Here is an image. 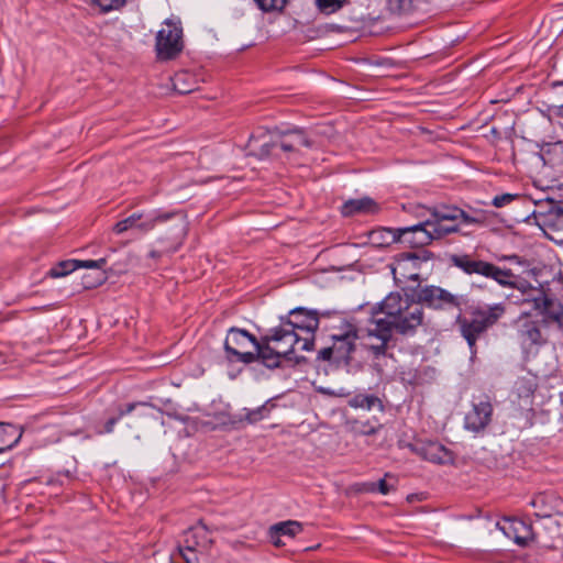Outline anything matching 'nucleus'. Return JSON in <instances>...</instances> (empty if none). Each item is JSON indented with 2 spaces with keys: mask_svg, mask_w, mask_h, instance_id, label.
<instances>
[{
  "mask_svg": "<svg viewBox=\"0 0 563 563\" xmlns=\"http://www.w3.org/2000/svg\"><path fill=\"white\" fill-rule=\"evenodd\" d=\"M423 308L419 302L399 292H390L385 299L373 308L372 318L366 329V349L375 358L384 356L393 331L402 335H410L422 324Z\"/></svg>",
  "mask_w": 563,
  "mask_h": 563,
  "instance_id": "nucleus-1",
  "label": "nucleus"
},
{
  "mask_svg": "<svg viewBox=\"0 0 563 563\" xmlns=\"http://www.w3.org/2000/svg\"><path fill=\"white\" fill-rule=\"evenodd\" d=\"M451 262L465 274L481 275L495 280L503 287L521 290L526 296L522 302H531L533 305V309L538 312V316L542 317L539 320L543 327L556 324L559 328H563V305L542 289L533 288L526 282L520 280L510 268H501L493 263L476 260L466 254L453 255Z\"/></svg>",
  "mask_w": 563,
  "mask_h": 563,
  "instance_id": "nucleus-2",
  "label": "nucleus"
},
{
  "mask_svg": "<svg viewBox=\"0 0 563 563\" xmlns=\"http://www.w3.org/2000/svg\"><path fill=\"white\" fill-rule=\"evenodd\" d=\"M311 143L300 130L278 132L257 129L249 139L246 148L250 155L258 158L279 157L280 153L297 152Z\"/></svg>",
  "mask_w": 563,
  "mask_h": 563,
  "instance_id": "nucleus-3",
  "label": "nucleus"
},
{
  "mask_svg": "<svg viewBox=\"0 0 563 563\" xmlns=\"http://www.w3.org/2000/svg\"><path fill=\"white\" fill-rule=\"evenodd\" d=\"M506 308L503 303H494L486 307H474L470 317L459 313L456 324L461 335L467 342L472 356L476 355L477 340L505 314Z\"/></svg>",
  "mask_w": 563,
  "mask_h": 563,
  "instance_id": "nucleus-4",
  "label": "nucleus"
},
{
  "mask_svg": "<svg viewBox=\"0 0 563 563\" xmlns=\"http://www.w3.org/2000/svg\"><path fill=\"white\" fill-rule=\"evenodd\" d=\"M169 219L175 220V240L178 244H181L183 240L187 234V221L186 217L179 212H154L153 214L145 216L140 212H135L130 217L117 222L113 227V232L122 234L128 230L137 229L139 231L146 233L153 230L157 223L166 222Z\"/></svg>",
  "mask_w": 563,
  "mask_h": 563,
  "instance_id": "nucleus-5",
  "label": "nucleus"
},
{
  "mask_svg": "<svg viewBox=\"0 0 563 563\" xmlns=\"http://www.w3.org/2000/svg\"><path fill=\"white\" fill-rule=\"evenodd\" d=\"M282 324L286 328H291V332L301 331L305 333L301 336L302 344L300 350L312 351L314 346V332L319 327V314L316 310H308L306 308H295L289 311L288 318H282Z\"/></svg>",
  "mask_w": 563,
  "mask_h": 563,
  "instance_id": "nucleus-6",
  "label": "nucleus"
},
{
  "mask_svg": "<svg viewBox=\"0 0 563 563\" xmlns=\"http://www.w3.org/2000/svg\"><path fill=\"white\" fill-rule=\"evenodd\" d=\"M157 58L169 60L175 58L184 48L183 29L179 22L166 20L156 35Z\"/></svg>",
  "mask_w": 563,
  "mask_h": 563,
  "instance_id": "nucleus-7",
  "label": "nucleus"
},
{
  "mask_svg": "<svg viewBox=\"0 0 563 563\" xmlns=\"http://www.w3.org/2000/svg\"><path fill=\"white\" fill-rule=\"evenodd\" d=\"M106 264V258H100L97 261L68 260L63 261L58 263L56 266L52 267L48 272V275L53 278H58L68 275L69 273L74 272L76 268L79 267L96 269V276L93 277V279H90L88 276H85L82 280L84 287L90 289L101 285L107 279V275L103 271Z\"/></svg>",
  "mask_w": 563,
  "mask_h": 563,
  "instance_id": "nucleus-8",
  "label": "nucleus"
},
{
  "mask_svg": "<svg viewBox=\"0 0 563 563\" xmlns=\"http://www.w3.org/2000/svg\"><path fill=\"white\" fill-rule=\"evenodd\" d=\"M257 339L249 331L239 328H231L224 340V351L229 362H241L251 364L254 362L253 352L243 351L250 344L255 346Z\"/></svg>",
  "mask_w": 563,
  "mask_h": 563,
  "instance_id": "nucleus-9",
  "label": "nucleus"
},
{
  "mask_svg": "<svg viewBox=\"0 0 563 563\" xmlns=\"http://www.w3.org/2000/svg\"><path fill=\"white\" fill-rule=\"evenodd\" d=\"M417 302L422 307L426 305L433 309H452L461 311L462 306L466 303L464 296L454 295L438 286H424L416 294Z\"/></svg>",
  "mask_w": 563,
  "mask_h": 563,
  "instance_id": "nucleus-10",
  "label": "nucleus"
},
{
  "mask_svg": "<svg viewBox=\"0 0 563 563\" xmlns=\"http://www.w3.org/2000/svg\"><path fill=\"white\" fill-rule=\"evenodd\" d=\"M543 324L530 313H522L515 322L517 332V340L523 349H531L532 346H540L545 343L547 339L543 335Z\"/></svg>",
  "mask_w": 563,
  "mask_h": 563,
  "instance_id": "nucleus-11",
  "label": "nucleus"
},
{
  "mask_svg": "<svg viewBox=\"0 0 563 563\" xmlns=\"http://www.w3.org/2000/svg\"><path fill=\"white\" fill-rule=\"evenodd\" d=\"M420 260L415 253H404L391 267L394 279L398 286L405 285L408 280L419 283Z\"/></svg>",
  "mask_w": 563,
  "mask_h": 563,
  "instance_id": "nucleus-12",
  "label": "nucleus"
},
{
  "mask_svg": "<svg viewBox=\"0 0 563 563\" xmlns=\"http://www.w3.org/2000/svg\"><path fill=\"white\" fill-rule=\"evenodd\" d=\"M357 338V330L351 323H346L341 332L331 335L336 363L349 361L355 350Z\"/></svg>",
  "mask_w": 563,
  "mask_h": 563,
  "instance_id": "nucleus-13",
  "label": "nucleus"
},
{
  "mask_svg": "<svg viewBox=\"0 0 563 563\" xmlns=\"http://www.w3.org/2000/svg\"><path fill=\"white\" fill-rule=\"evenodd\" d=\"M541 228L548 239L563 244V203L553 205L540 216Z\"/></svg>",
  "mask_w": 563,
  "mask_h": 563,
  "instance_id": "nucleus-14",
  "label": "nucleus"
},
{
  "mask_svg": "<svg viewBox=\"0 0 563 563\" xmlns=\"http://www.w3.org/2000/svg\"><path fill=\"white\" fill-rule=\"evenodd\" d=\"M266 335L277 349H280L279 352L287 360H290L289 355L295 351V346L302 344L301 335L291 332V328L288 329L282 323L279 327L271 329Z\"/></svg>",
  "mask_w": 563,
  "mask_h": 563,
  "instance_id": "nucleus-15",
  "label": "nucleus"
},
{
  "mask_svg": "<svg viewBox=\"0 0 563 563\" xmlns=\"http://www.w3.org/2000/svg\"><path fill=\"white\" fill-rule=\"evenodd\" d=\"M496 527L518 545L525 547L533 539L532 526L519 519L505 518Z\"/></svg>",
  "mask_w": 563,
  "mask_h": 563,
  "instance_id": "nucleus-16",
  "label": "nucleus"
},
{
  "mask_svg": "<svg viewBox=\"0 0 563 563\" xmlns=\"http://www.w3.org/2000/svg\"><path fill=\"white\" fill-rule=\"evenodd\" d=\"M530 506L537 509L536 516L549 518L553 515L563 514V499L554 492H544L536 495Z\"/></svg>",
  "mask_w": 563,
  "mask_h": 563,
  "instance_id": "nucleus-17",
  "label": "nucleus"
},
{
  "mask_svg": "<svg viewBox=\"0 0 563 563\" xmlns=\"http://www.w3.org/2000/svg\"><path fill=\"white\" fill-rule=\"evenodd\" d=\"M410 448L416 454L432 463L445 464L453 461L452 452L439 442H417Z\"/></svg>",
  "mask_w": 563,
  "mask_h": 563,
  "instance_id": "nucleus-18",
  "label": "nucleus"
},
{
  "mask_svg": "<svg viewBox=\"0 0 563 563\" xmlns=\"http://www.w3.org/2000/svg\"><path fill=\"white\" fill-rule=\"evenodd\" d=\"M254 349V362L261 361V363L267 368L273 369L279 367L282 360L285 358L279 352L280 349H277L266 334L256 341Z\"/></svg>",
  "mask_w": 563,
  "mask_h": 563,
  "instance_id": "nucleus-19",
  "label": "nucleus"
},
{
  "mask_svg": "<svg viewBox=\"0 0 563 563\" xmlns=\"http://www.w3.org/2000/svg\"><path fill=\"white\" fill-rule=\"evenodd\" d=\"M492 416L493 406L488 400L474 404L473 408L465 416V428L473 432H479L489 424Z\"/></svg>",
  "mask_w": 563,
  "mask_h": 563,
  "instance_id": "nucleus-20",
  "label": "nucleus"
},
{
  "mask_svg": "<svg viewBox=\"0 0 563 563\" xmlns=\"http://www.w3.org/2000/svg\"><path fill=\"white\" fill-rule=\"evenodd\" d=\"M399 232L401 241L411 244L413 247L428 245L437 239L431 232V227L428 225V219L416 225L401 228Z\"/></svg>",
  "mask_w": 563,
  "mask_h": 563,
  "instance_id": "nucleus-21",
  "label": "nucleus"
},
{
  "mask_svg": "<svg viewBox=\"0 0 563 563\" xmlns=\"http://www.w3.org/2000/svg\"><path fill=\"white\" fill-rule=\"evenodd\" d=\"M444 210H451V207L442 206L434 208L428 219V225L431 227V232L438 239L459 231L457 220H444L440 217L445 213Z\"/></svg>",
  "mask_w": 563,
  "mask_h": 563,
  "instance_id": "nucleus-22",
  "label": "nucleus"
},
{
  "mask_svg": "<svg viewBox=\"0 0 563 563\" xmlns=\"http://www.w3.org/2000/svg\"><path fill=\"white\" fill-rule=\"evenodd\" d=\"M183 544H185L187 549H195L201 553L207 551L211 544L207 527L202 523H198L197 526L189 528L184 533Z\"/></svg>",
  "mask_w": 563,
  "mask_h": 563,
  "instance_id": "nucleus-23",
  "label": "nucleus"
},
{
  "mask_svg": "<svg viewBox=\"0 0 563 563\" xmlns=\"http://www.w3.org/2000/svg\"><path fill=\"white\" fill-rule=\"evenodd\" d=\"M378 210L377 203L368 198L351 199L344 202L341 212L344 217H352L355 214L375 213Z\"/></svg>",
  "mask_w": 563,
  "mask_h": 563,
  "instance_id": "nucleus-24",
  "label": "nucleus"
},
{
  "mask_svg": "<svg viewBox=\"0 0 563 563\" xmlns=\"http://www.w3.org/2000/svg\"><path fill=\"white\" fill-rule=\"evenodd\" d=\"M346 424L349 426L350 431L357 435H372L377 433L382 428V424L376 419H349Z\"/></svg>",
  "mask_w": 563,
  "mask_h": 563,
  "instance_id": "nucleus-25",
  "label": "nucleus"
},
{
  "mask_svg": "<svg viewBox=\"0 0 563 563\" xmlns=\"http://www.w3.org/2000/svg\"><path fill=\"white\" fill-rule=\"evenodd\" d=\"M369 239H371L372 243L379 245V246H387L397 241H401L400 232L398 231V234H396L390 229H382V230L373 231L369 235Z\"/></svg>",
  "mask_w": 563,
  "mask_h": 563,
  "instance_id": "nucleus-26",
  "label": "nucleus"
},
{
  "mask_svg": "<svg viewBox=\"0 0 563 563\" xmlns=\"http://www.w3.org/2000/svg\"><path fill=\"white\" fill-rule=\"evenodd\" d=\"M349 405L353 408L372 409L378 407L380 411L384 409L380 399L374 395H356L349 401Z\"/></svg>",
  "mask_w": 563,
  "mask_h": 563,
  "instance_id": "nucleus-27",
  "label": "nucleus"
},
{
  "mask_svg": "<svg viewBox=\"0 0 563 563\" xmlns=\"http://www.w3.org/2000/svg\"><path fill=\"white\" fill-rule=\"evenodd\" d=\"M140 405L139 402H131V404H126L124 406H120L118 408V415L115 417H112L110 419H108L106 421V423L103 424V428L98 430V433L99 434H104V433H111L113 432L114 430V426L118 423V421L124 417L125 415H129L131 413L135 407Z\"/></svg>",
  "mask_w": 563,
  "mask_h": 563,
  "instance_id": "nucleus-28",
  "label": "nucleus"
},
{
  "mask_svg": "<svg viewBox=\"0 0 563 563\" xmlns=\"http://www.w3.org/2000/svg\"><path fill=\"white\" fill-rule=\"evenodd\" d=\"M301 531L302 525L295 520H287L274 525V533H280L282 537L295 538Z\"/></svg>",
  "mask_w": 563,
  "mask_h": 563,
  "instance_id": "nucleus-29",
  "label": "nucleus"
},
{
  "mask_svg": "<svg viewBox=\"0 0 563 563\" xmlns=\"http://www.w3.org/2000/svg\"><path fill=\"white\" fill-rule=\"evenodd\" d=\"M15 435L16 430L12 424L0 423V453L4 452L8 449H11L19 440L20 435L14 439L9 438V433Z\"/></svg>",
  "mask_w": 563,
  "mask_h": 563,
  "instance_id": "nucleus-30",
  "label": "nucleus"
},
{
  "mask_svg": "<svg viewBox=\"0 0 563 563\" xmlns=\"http://www.w3.org/2000/svg\"><path fill=\"white\" fill-rule=\"evenodd\" d=\"M537 388L533 378L519 377L515 384V389L519 398H530Z\"/></svg>",
  "mask_w": 563,
  "mask_h": 563,
  "instance_id": "nucleus-31",
  "label": "nucleus"
},
{
  "mask_svg": "<svg viewBox=\"0 0 563 563\" xmlns=\"http://www.w3.org/2000/svg\"><path fill=\"white\" fill-rule=\"evenodd\" d=\"M444 212L445 213L441 216L444 220H457L459 223L462 221L467 224L479 222L477 219L468 216L465 211L456 207H451V210H444Z\"/></svg>",
  "mask_w": 563,
  "mask_h": 563,
  "instance_id": "nucleus-32",
  "label": "nucleus"
},
{
  "mask_svg": "<svg viewBox=\"0 0 563 563\" xmlns=\"http://www.w3.org/2000/svg\"><path fill=\"white\" fill-rule=\"evenodd\" d=\"M444 212L445 213L441 216L444 220H457L459 223L462 221L467 224L479 222L477 219L468 216L465 211L456 207H451V210H444Z\"/></svg>",
  "mask_w": 563,
  "mask_h": 563,
  "instance_id": "nucleus-33",
  "label": "nucleus"
},
{
  "mask_svg": "<svg viewBox=\"0 0 563 563\" xmlns=\"http://www.w3.org/2000/svg\"><path fill=\"white\" fill-rule=\"evenodd\" d=\"M125 3L126 0H91V4L97 7L102 13L120 10Z\"/></svg>",
  "mask_w": 563,
  "mask_h": 563,
  "instance_id": "nucleus-34",
  "label": "nucleus"
},
{
  "mask_svg": "<svg viewBox=\"0 0 563 563\" xmlns=\"http://www.w3.org/2000/svg\"><path fill=\"white\" fill-rule=\"evenodd\" d=\"M321 12L333 13L342 8L344 0H316Z\"/></svg>",
  "mask_w": 563,
  "mask_h": 563,
  "instance_id": "nucleus-35",
  "label": "nucleus"
},
{
  "mask_svg": "<svg viewBox=\"0 0 563 563\" xmlns=\"http://www.w3.org/2000/svg\"><path fill=\"white\" fill-rule=\"evenodd\" d=\"M519 198H520V196L518 194L506 192V194L495 196L492 200V205L495 208H504Z\"/></svg>",
  "mask_w": 563,
  "mask_h": 563,
  "instance_id": "nucleus-36",
  "label": "nucleus"
},
{
  "mask_svg": "<svg viewBox=\"0 0 563 563\" xmlns=\"http://www.w3.org/2000/svg\"><path fill=\"white\" fill-rule=\"evenodd\" d=\"M258 7L265 11L282 10L287 3V0H255Z\"/></svg>",
  "mask_w": 563,
  "mask_h": 563,
  "instance_id": "nucleus-37",
  "label": "nucleus"
},
{
  "mask_svg": "<svg viewBox=\"0 0 563 563\" xmlns=\"http://www.w3.org/2000/svg\"><path fill=\"white\" fill-rule=\"evenodd\" d=\"M179 553L186 563H199V554L201 552L195 549H187L185 544L179 545Z\"/></svg>",
  "mask_w": 563,
  "mask_h": 563,
  "instance_id": "nucleus-38",
  "label": "nucleus"
},
{
  "mask_svg": "<svg viewBox=\"0 0 563 563\" xmlns=\"http://www.w3.org/2000/svg\"><path fill=\"white\" fill-rule=\"evenodd\" d=\"M318 358L322 361L335 362V353L332 345L321 349L318 353Z\"/></svg>",
  "mask_w": 563,
  "mask_h": 563,
  "instance_id": "nucleus-39",
  "label": "nucleus"
},
{
  "mask_svg": "<svg viewBox=\"0 0 563 563\" xmlns=\"http://www.w3.org/2000/svg\"><path fill=\"white\" fill-rule=\"evenodd\" d=\"M390 475L389 474H386L384 478L379 479L377 483H376V486H377V492H379L380 494L383 495H387L391 489H393V486L389 485L387 482H386V477H389Z\"/></svg>",
  "mask_w": 563,
  "mask_h": 563,
  "instance_id": "nucleus-40",
  "label": "nucleus"
},
{
  "mask_svg": "<svg viewBox=\"0 0 563 563\" xmlns=\"http://www.w3.org/2000/svg\"><path fill=\"white\" fill-rule=\"evenodd\" d=\"M282 536L280 533H274V526L271 527L269 529V539L272 541V543L275 545V547H283L285 545V542H283L282 540Z\"/></svg>",
  "mask_w": 563,
  "mask_h": 563,
  "instance_id": "nucleus-41",
  "label": "nucleus"
},
{
  "mask_svg": "<svg viewBox=\"0 0 563 563\" xmlns=\"http://www.w3.org/2000/svg\"><path fill=\"white\" fill-rule=\"evenodd\" d=\"M360 490L365 492V493L377 492L376 483H374V482L364 483V484H362V487L360 488Z\"/></svg>",
  "mask_w": 563,
  "mask_h": 563,
  "instance_id": "nucleus-42",
  "label": "nucleus"
},
{
  "mask_svg": "<svg viewBox=\"0 0 563 563\" xmlns=\"http://www.w3.org/2000/svg\"><path fill=\"white\" fill-rule=\"evenodd\" d=\"M390 1L396 3L399 9H406L411 3V0H390Z\"/></svg>",
  "mask_w": 563,
  "mask_h": 563,
  "instance_id": "nucleus-43",
  "label": "nucleus"
},
{
  "mask_svg": "<svg viewBox=\"0 0 563 563\" xmlns=\"http://www.w3.org/2000/svg\"><path fill=\"white\" fill-rule=\"evenodd\" d=\"M556 115L562 119V125H563V104L558 107Z\"/></svg>",
  "mask_w": 563,
  "mask_h": 563,
  "instance_id": "nucleus-44",
  "label": "nucleus"
},
{
  "mask_svg": "<svg viewBox=\"0 0 563 563\" xmlns=\"http://www.w3.org/2000/svg\"><path fill=\"white\" fill-rule=\"evenodd\" d=\"M150 256L155 258V257H158V256H159V254H158V252H156V251H152V252L150 253Z\"/></svg>",
  "mask_w": 563,
  "mask_h": 563,
  "instance_id": "nucleus-45",
  "label": "nucleus"
},
{
  "mask_svg": "<svg viewBox=\"0 0 563 563\" xmlns=\"http://www.w3.org/2000/svg\"><path fill=\"white\" fill-rule=\"evenodd\" d=\"M178 91L181 92V93H185V92H188L189 90L178 89Z\"/></svg>",
  "mask_w": 563,
  "mask_h": 563,
  "instance_id": "nucleus-46",
  "label": "nucleus"
}]
</instances>
